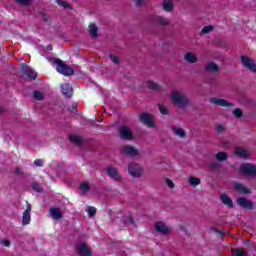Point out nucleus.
Returning a JSON list of instances; mask_svg holds the SVG:
<instances>
[{
    "label": "nucleus",
    "mask_w": 256,
    "mask_h": 256,
    "mask_svg": "<svg viewBox=\"0 0 256 256\" xmlns=\"http://www.w3.org/2000/svg\"><path fill=\"white\" fill-rule=\"evenodd\" d=\"M171 101L174 105H176V107H185V105L189 103V100L181 91L172 92Z\"/></svg>",
    "instance_id": "obj_1"
},
{
    "label": "nucleus",
    "mask_w": 256,
    "mask_h": 256,
    "mask_svg": "<svg viewBox=\"0 0 256 256\" xmlns=\"http://www.w3.org/2000/svg\"><path fill=\"white\" fill-rule=\"evenodd\" d=\"M54 63L56 65V70L61 75L69 76V75H73L75 73V70L72 67H69L68 65L63 63V61H61L59 59H55Z\"/></svg>",
    "instance_id": "obj_2"
},
{
    "label": "nucleus",
    "mask_w": 256,
    "mask_h": 256,
    "mask_svg": "<svg viewBox=\"0 0 256 256\" xmlns=\"http://www.w3.org/2000/svg\"><path fill=\"white\" fill-rule=\"evenodd\" d=\"M128 173H130L132 177H141L143 175V166L137 163H130L128 166Z\"/></svg>",
    "instance_id": "obj_3"
},
{
    "label": "nucleus",
    "mask_w": 256,
    "mask_h": 256,
    "mask_svg": "<svg viewBox=\"0 0 256 256\" xmlns=\"http://www.w3.org/2000/svg\"><path fill=\"white\" fill-rule=\"evenodd\" d=\"M121 155H128L129 157H137L139 150L133 146H124L120 149Z\"/></svg>",
    "instance_id": "obj_4"
},
{
    "label": "nucleus",
    "mask_w": 256,
    "mask_h": 256,
    "mask_svg": "<svg viewBox=\"0 0 256 256\" xmlns=\"http://www.w3.org/2000/svg\"><path fill=\"white\" fill-rule=\"evenodd\" d=\"M240 173L243 175H256V167L253 164H242L240 166Z\"/></svg>",
    "instance_id": "obj_5"
},
{
    "label": "nucleus",
    "mask_w": 256,
    "mask_h": 256,
    "mask_svg": "<svg viewBox=\"0 0 256 256\" xmlns=\"http://www.w3.org/2000/svg\"><path fill=\"white\" fill-rule=\"evenodd\" d=\"M241 63L246 69H249V71H256V64L255 61L250 59L247 56H242L241 57Z\"/></svg>",
    "instance_id": "obj_6"
},
{
    "label": "nucleus",
    "mask_w": 256,
    "mask_h": 256,
    "mask_svg": "<svg viewBox=\"0 0 256 256\" xmlns=\"http://www.w3.org/2000/svg\"><path fill=\"white\" fill-rule=\"evenodd\" d=\"M76 251L80 256H91V249L85 243L77 244Z\"/></svg>",
    "instance_id": "obj_7"
},
{
    "label": "nucleus",
    "mask_w": 256,
    "mask_h": 256,
    "mask_svg": "<svg viewBox=\"0 0 256 256\" xmlns=\"http://www.w3.org/2000/svg\"><path fill=\"white\" fill-rule=\"evenodd\" d=\"M31 223V204L27 203L26 210L22 214V225Z\"/></svg>",
    "instance_id": "obj_8"
},
{
    "label": "nucleus",
    "mask_w": 256,
    "mask_h": 256,
    "mask_svg": "<svg viewBox=\"0 0 256 256\" xmlns=\"http://www.w3.org/2000/svg\"><path fill=\"white\" fill-rule=\"evenodd\" d=\"M49 215L54 221H59V219L63 218V212L58 207H51L49 209Z\"/></svg>",
    "instance_id": "obj_9"
},
{
    "label": "nucleus",
    "mask_w": 256,
    "mask_h": 256,
    "mask_svg": "<svg viewBox=\"0 0 256 256\" xmlns=\"http://www.w3.org/2000/svg\"><path fill=\"white\" fill-rule=\"evenodd\" d=\"M155 229L158 233H162L163 235H168V233H171V228L165 225V222H156Z\"/></svg>",
    "instance_id": "obj_10"
},
{
    "label": "nucleus",
    "mask_w": 256,
    "mask_h": 256,
    "mask_svg": "<svg viewBox=\"0 0 256 256\" xmlns=\"http://www.w3.org/2000/svg\"><path fill=\"white\" fill-rule=\"evenodd\" d=\"M119 135L121 139H133V132H131V129L127 126H122L119 131Z\"/></svg>",
    "instance_id": "obj_11"
},
{
    "label": "nucleus",
    "mask_w": 256,
    "mask_h": 256,
    "mask_svg": "<svg viewBox=\"0 0 256 256\" xmlns=\"http://www.w3.org/2000/svg\"><path fill=\"white\" fill-rule=\"evenodd\" d=\"M107 174L109 175V177H111V179H113L114 181H120L121 180V174H119V171L117 170V168L113 167V166H109L107 168Z\"/></svg>",
    "instance_id": "obj_12"
},
{
    "label": "nucleus",
    "mask_w": 256,
    "mask_h": 256,
    "mask_svg": "<svg viewBox=\"0 0 256 256\" xmlns=\"http://www.w3.org/2000/svg\"><path fill=\"white\" fill-rule=\"evenodd\" d=\"M140 121L144 123V125H147V127H155V123L153 122V117L149 114H141L140 115Z\"/></svg>",
    "instance_id": "obj_13"
},
{
    "label": "nucleus",
    "mask_w": 256,
    "mask_h": 256,
    "mask_svg": "<svg viewBox=\"0 0 256 256\" xmlns=\"http://www.w3.org/2000/svg\"><path fill=\"white\" fill-rule=\"evenodd\" d=\"M211 103H213V105H217L218 107H233V104L221 98H212Z\"/></svg>",
    "instance_id": "obj_14"
},
{
    "label": "nucleus",
    "mask_w": 256,
    "mask_h": 256,
    "mask_svg": "<svg viewBox=\"0 0 256 256\" xmlns=\"http://www.w3.org/2000/svg\"><path fill=\"white\" fill-rule=\"evenodd\" d=\"M237 203L240 207H243L244 209H253V207H254L253 202L246 198H239L237 200Z\"/></svg>",
    "instance_id": "obj_15"
},
{
    "label": "nucleus",
    "mask_w": 256,
    "mask_h": 256,
    "mask_svg": "<svg viewBox=\"0 0 256 256\" xmlns=\"http://www.w3.org/2000/svg\"><path fill=\"white\" fill-rule=\"evenodd\" d=\"M233 188L235 189V191H238V193H240L241 195H249V193H251V190L249 188L239 183H234Z\"/></svg>",
    "instance_id": "obj_16"
},
{
    "label": "nucleus",
    "mask_w": 256,
    "mask_h": 256,
    "mask_svg": "<svg viewBox=\"0 0 256 256\" xmlns=\"http://www.w3.org/2000/svg\"><path fill=\"white\" fill-rule=\"evenodd\" d=\"M22 69L24 72V75H27L29 79H37V72L33 70L32 68H29V66L22 65Z\"/></svg>",
    "instance_id": "obj_17"
},
{
    "label": "nucleus",
    "mask_w": 256,
    "mask_h": 256,
    "mask_svg": "<svg viewBox=\"0 0 256 256\" xmlns=\"http://www.w3.org/2000/svg\"><path fill=\"white\" fill-rule=\"evenodd\" d=\"M61 92L65 97H71L73 95V87H71L69 84H63L61 86Z\"/></svg>",
    "instance_id": "obj_18"
},
{
    "label": "nucleus",
    "mask_w": 256,
    "mask_h": 256,
    "mask_svg": "<svg viewBox=\"0 0 256 256\" xmlns=\"http://www.w3.org/2000/svg\"><path fill=\"white\" fill-rule=\"evenodd\" d=\"M235 155H237V157L240 159H247V157H249V152H247L245 148L237 147L235 150Z\"/></svg>",
    "instance_id": "obj_19"
},
{
    "label": "nucleus",
    "mask_w": 256,
    "mask_h": 256,
    "mask_svg": "<svg viewBox=\"0 0 256 256\" xmlns=\"http://www.w3.org/2000/svg\"><path fill=\"white\" fill-rule=\"evenodd\" d=\"M220 199L226 207H233V200L227 194H221Z\"/></svg>",
    "instance_id": "obj_20"
},
{
    "label": "nucleus",
    "mask_w": 256,
    "mask_h": 256,
    "mask_svg": "<svg viewBox=\"0 0 256 256\" xmlns=\"http://www.w3.org/2000/svg\"><path fill=\"white\" fill-rule=\"evenodd\" d=\"M162 7L164 11H167L168 13H171L175 7L173 6V2L171 0H164Z\"/></svg>",
    "instance_id": "obj_21"
},
{
    "label": "nucleus",
    "mask_w": 256,
    "mask_h": 256,
    "mask_svg": "<svg viewBox=\"0 0 256 256\" xmlns=\"http://www.w3.org/2000/svg\"><path fill=\"white\" fill-rule=\"evenodd\" d=\"M184 60L187 63H197V56L191 52H188L184 55Z\"/></svg>",
    "instance_id": "obj_22"
},
{
    "label": "nucleus",
    "mask_w": 256,
    "mask_h": 256,
    "mask_svg": "<svg viewBox=\"0 0 256 256\" xmlns=\"http://www.w3.org/2000/svg\"><path fill=\"white\" fill-rule=\"evenodd\" d=\"M155 22L158 24V25H162L163 27H166V25H169V20L163 16H157L155 18Z\"/></svg>",
    "instance_id": "obj_23"
},
{
    "label": "nucleus",
    "mask_w": 256,
    "mask_h": 256,
    "mask_svg": "<svg viewBox=\"0 0 256 256\" xmlns=\"http://www.w3.org/2000/svg\"><path fill=\"white\" fill-rule=\"evenodd\" d=\"M71 143H75V145H81V143H83V138H81V136H77L75 134L70 135L69 137Z\"/></svg>",
    "instance_id": "obj_24"
},
{
    "label": "nucleus",
    "mask_w": 256,
    "mask_h": 256,
    "mask_svg": "<svg viewBox=\"0 0 256 256\" xmlns=\"http://www.w3.org/2000/svg\"><path fill=\"white\" fill-rule=\"evenodd\" d=\"M188 183H190V185H192V187H197V185H201V179H199L197 177L190 176L188 178Z\"/></svg>",
    "instance_id": "obj_25"
},
{
    "label": "nucleus",
    "mask_w": 256,
    "mask_h": 256,
    "mask_svg": "<svg viewBox=\"0 0 256 256\" xmlns=\"http://www.w3.org/2000/svg\"><path fill=\"white\" fill-rule=\"evenodd\" d=\"M172 131L178 136V137H185V130L183 128L174 126L172 128Z\"/></svg>",
    "instance_id": "obj_26"
},
{
    "label": "nucleus",
    "mask_w": 256,
    "mask_h": 256,
    "mask_svg": "<svg viewBox=\"0 0 256 256\" xmlns=\"http://www.w3.org/2000/svg\"><path fill=\"white\" fill-rule=\"evenodd\" d=\"M33 97L36 101H43V99H45V94L43 92L34 91Z\"/></svg>",
    "instance_id": "obj_27"
},
{
    "label": "nucleus",
    "mask_w": 256,
    "mask_h": 256,
    "mask_svg": "<svg viewBox=\"0 0 256 256\" xmlns=\"http://www.w3.org/2000/svg\"><path fill=\"white\" fill-rule=\"evenodd\" d=\"M207 71H211V73H215V71L219 70V67H217V64L210 62L207 67H206Z\"/></svg>",
    "instance_id": "obj_28"
},
{
    "label": "nucleus",
    "mask_w": 256,
    "mask_h": 256,
    "mask_svg": "<svg viewBox=\"0 0 256 256\" xmlns=\"http://www.w3.org/2000/svg\"><path fill=\"white\" fill-rule=\"evenodd\" d=\"M56 2L60 7H63L64 9H72L71 5H69V3H67L66 1L56 0Z\"/></svg>",
    "instance_id": "obj_29"
},
{
    "label": "nucleus",
    "mask_w": 256,
    "mask_h": 256,
    "mask_svg": "<svg viewBox=\"0 0 256 256\" xmlns=\"http://www.w3.org/2000/svg\"><path fill=\"white\" fill-rule=\"evenodd\" d=\"M215 31V26L213 25H208V26H204L201 30V33H211Z\"/></svg>",
    "instance_id": "obj_30"
},
{
    "label": "nucleus",
    "mask_w": 256,
    "mask_h": 256,
    "mask_svg": "<svg viewBox=\"0 0 256 256\" xmlns=\"http://www.w3.org/2000/svg\"><path fill=\"white\" fill-rule=\"evenodd\" d=\"M216 159H217V161H226L227 153H225V152H218L216 154Z\"/></svg>",
    "instance_id": "obj_31"
},
{
    "label": "nucleus",
    "mask_w": 256,
    "mask_h": 256,
    "mask_svg": "<svg viewBox=\"0 0 256 256\" xmlns=\"http://www.w3.org/2000/svg\"><path fill=\"white\" fill-rule=\"evenodd\" d=\"M88 29L89 33H97L99 31V28H97V25L95 23H90Z\"/></svg>",
    "instance_id": "obj_32"
},
{
    "label": "nucleus",
    "mask_w": 256,
    "mask_h": 256,
    "mask_svg": "<svg viewBox=\"0 0 256 256\" xmlns=\"http://www.w3.org/2000/svg\"><path fill=\"white\" fill-rule=\"evenodd\" d=\"M158 107H159V111H160L161 115L169 114V110H167V107H165V105L159 104Z\"/></svg>",
    "instance_id": "obj_33"
},
{
    "label": "nucleus",
    "mask_w": 256,
    "mask_h": 256,
    "mask_svg": "<svg viewBox=\"0 0 256 256\" xmlns=\"http://www.w3.org/2000/svg\"><path fill=\"white\" fill-rule=\"evenodd\" d=\"M80 191H82V193H87V191H89V184L87 182L80 184Z\"/></svg>",
    "instance_id": "obj_34"
},
{
    "label": "nucleus",
    "mask_w": 256,
    "mask_h": 256,
    "mask_svg": "<svg viewBox=\"0 0 256 256\" xmlns=\"http://www.w3.org/2000/svg\"><path fill=\"white\" fill-rule=\"evenodd\" d=\"M165 183L169 189H175V183H173V180L166 178Z\"/></svg>",
    "instance_id": "obj_35"
},
{
    "label": "nucleus",
    "mask_w": 256,
    "mask_h": 256,
    "mask_svg": "<svg viewBox=\"0 0 256 256\" xmlns=\"http://www.w3.org/2000/svg\"><path fill=\"white\" fill-rule=\"evenodd\" d=\"M124 222L126 224L130 223L131 225H135V220H133V216H131V215L125 216L124 217Z\"/></svg>",
    "instance_id": "obj_36"
},
{
    "label": "nucleus",
    "mask_w": 256,
    "mask_h": 256,
    "mask_svg": "<svg viewBox=\"0 0 256 256\" xmlns=\"http://www.w3.org/2000/svg\"><path fill=\"white\" fill-rule=\"evenodd\" d=\"M87 213L90 217H93L95 215V213H97V209H95V207H91L89 206L87 208Z\"/></svg>",
    "instance_id": "obj_37"
},
{
    "label": "nucleus",
    "mask_w": 256,
    "mask_h": 256,
    "mask_svg": "<svg viewBox=\"0 0 256 256\" xmlns=\"http://www.w3.org/2000/svg\"><path fill=\"white\" fill-rule=\"evenodd\" d=\"M148 87H150V89H154V91H157L159 89V84L153 81H150L148 82Z\"/></svg>",
    "instance_id": "obj_38"
},
{
    "label": "nucleus",
    "mask_w": 256,
    "mask_h": 256,
    "mask_svg": "<svg viewBox=\"0 0 256 256\" xmlns=\"http://www.w3.org/2000/svg\"><path fill=\"white\" fill-rule=\"evenodd\" d=\"M232 256H245V251L241 248H237Z\"/></svg>",
    "instance_id": "obj_39"
},
{
    "label": "nucleus",
    "mask_w": 256,
    "mask_h": 256,
    "mask_svg": "<svg viewBox=\"0 0 256 256\" xmlns=\"http://www.w3.org/2000/svg\"><path fill=\"white\" fill-rule=\"evenodd\" d=\"M215 130L217 131V133H223V131H225V127H223V125L221 124H217L215 126Z\"/></svg>",
    "instance_id": "obj_40"
},
{
    "label": "nucleus",
    "mask_w": 256,
    "mask_h": 256,
    "mask_svg": "<svg viewBox=\"0 0 256 256\" xmlns=\"http://www.w3.org/2000/svg\"><path fill=\"white\" fill-rule=\"evenodd\" d=\"M233 115L235 117H241L243 115V111H241V109H235L233 110Z\"/></svg>",
    "instance_id": "obj_41"
},
{
    "label": "nucleus",
    "mask_w": 256,
    "mask_h": 256,
    "mask_svg": "<svg viewBox=\"0 0 256 256\" xmlns=\"http://www.w3.org/2000/svg\"><path fill=\"white\" fill-rule=\"evenodd\" d=\"M16 3H19L20 5H30L31 0H15Z\"/></svg>",
    "instance_id": "obj_42"
},
{
    "label": "nucleus",
    "mask_w": 256,
    "mask_h": 256,
    "mask_svg": "<svg viewBox=\"0 0 256 256\" xmlns=\"http://www.w3.org/2000/svg\"><path fill=\"white\" fill-rule=\"evenodd\" d=\"M34 165H35L36 167H43V160H41V159L35 160V161H34Z\"/></svg>",
    "instance_id": "obj_43"
},
{
    "label": "nucleus",
    "mask_w": 256,
    "mask_h": 256,
    "mask_svg": "<svg viewBox=\"0 0 256 256\" xmlns=\"http://www.w3.org/2000/svg\"><path fill=\"white\" fill-rule=\"evenodd\" d=\"M0 245H3V247H9V245H11V242H9V240H1Z\"/></svg>",
    "instance_id": "obj_44"
},
{
    "label": "nucleus",
    "mask_w": 256,
    "mask_h": 256,
    "mask_svg": "<svg viewBox=\"0 0 256 256\" xmlns=\"http://www.w3.org/2000/svg\"><path fill=\"white\" fill-rule=\"evenodd\" d=\"M32 187H33L34 191L41 193V186H39V184H33Z\"/></svg>",
    "instance_id": "obj_45"
},
{
    "label": "nucleus",
    "mask_w": 256,
    "mask_h": 256,
    "mask_svg": "<svg viewBox=\"0 0 256 256\" xmlns=\"http://www.w3.org/2000/svg\"><path fill=\"white\" fill-rule=\"evenodd\" d=\"M110 59L113 63H119V57L115 56V55H111Z\"/></svg>",
    "instance_id": "obj_46"
},
{
    "label": "nucleus",
    "mask_w": 256,
    "mask_h": 256,
    "mask_svg": "<svg viewBox=\"0 0 256 256\" xmlns=\"http://www.w3.org/2000/svg\"><path fill=\"white\" fill-rule=\"evenodd\" d=\"M42 19H43V21H45L47 23V21H49L51 19V17H49V15H47V14H43Z\"/></svg>",
    "instance_id": "obj_47"
},
{
    "label": "nucleus",
    "mask_w": 256,
    "mask_h": 256,
    "mask_svg": "<svg viewBox=\"0 0 256 256\" xmlns=\"http://www.w3.org/2000/svg\"><path fill=\"white\" fill-rule=\"evenodd\" d=\"M21 173H23V171L21 170V168H16V169H15V174H16V175H21Z\"/></svg>",
    "instance_id": "obj_48"
},
{
    "label": "nucleus",
    "mask_w": 256,
    "mask_h": 256,
    "mask_svg": "<svg viewBox=\"0 0 256 256\" xmlns=\"http://www.w3.org/2000/svg\"><path fill=\"white\" fill-rule=\"evenodd\" d=\"M134 1H137L136 5H143V0H134Z\"/></svg>",
    "instance_id": "obj_49"
},
{
    "label": "nucleus",
    "mask_w": 256,
    "mask_h": 256,
    "mask_svg": "<svg viewBox=\"0 0 256 256\" xmlns=\"http://www.w3.org/2000/svg\"><path fill=\"white\" fill-rule=\"evenodd\" d=\"M46 49H47V51H52L53 47L51 45H48Z\"/></svg>",
    "instance_id": "obj_50"
},
{
    "label": "nucleus",
    "mask_w": 256,
    "mask_h": 256,
    "mask_svg": "<svg viewBox=\"0 0 256 256\" xmlns=\"http://www.w3.org/2000/svg\"><path fill=\"white\" fill-rule=\"evenodd\" d=\"M57 37H60L61 39H63V34H56Z\"/></svg>",
    "instance_id": "obj_51"
},
{
    "label": "nucleus",
    "mask_w": 256,
    "mask_h": 256,
    "mask_svg": "<svg viewBox=\"0 0 256 256\" xmlns=\"http://www.w3.org/2000/svg\"><path fill=\"white\" fill-rule=\"evenodd\" d=\"M92 37L95 39V37H97V33H92Z\"/></svg>",
    "instance_id": "obj_52"
}]
</instances>
